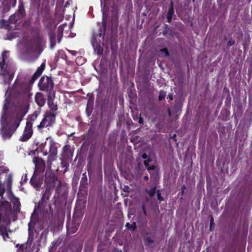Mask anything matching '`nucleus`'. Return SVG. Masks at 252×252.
Masks as SVG:
<instances>
[{"label":"nucleus","mask_w":252,"mask_h":252,"mask_svg":"<svg viewBox=\"0 0 252 252\" xmlns=\"http://www.w3.org/2000/svg\"><path fill=\"white\" fill-rule=\"evenodd\" d=\"M45 64L44 63H42L40 67H39L36 70V72L34 73L32 79L33 81L36 80L42 73L43 71L45 69Z\"/></svg>","instance_id":"9d476101"},{"label":"nucleus","mask_w":252,"mask_h":252,"mask_svg":"<svg viewBox=\"0 0 252 252\" xmlns=\"http://www.w3.org/2000/svg\"><path fill=\"white\" fill-rule=\"evenodd\" d=\"M155 192V189H153L150 191L148 192V193L150 195L153 196Z\"/></svg>","instance_id":"a878e982"},{"label":"nucleus","mask_w":252,"mask_h":252,"mask_svg":"<svg viewBox=\"0 0 252 252\" xmlns=\"http://www.w3.org/2000/svg\"><path fill=\"white\" fill-rule=\"evenodd\" d=\"M4 191V188L1 185V181L0 180V196H1Z\"/></svg>","instance_id":"b1692460"},{"label":"nucleus","mask_w":252,"mask_h":252,"mask_svg":"<svg viewBox=\"0 0 252 252\" xmlns=\"http://www.w3.org/2000/svg\"><path fill=\"white\" fill-rule=\"evenodd\" d=\"M35 101L39 106H43L45 103V99L43 94L40 93H36L35 96Z\"/></svg>","instance_id":"1a4fd4ad"},{"label":"nucleus","mask_w":252,"mask_h":252,"mask_svg":"<svg viewBox=\"0 0 252 252\" xmlns=\"http://www.w3.org/2000/svg\"><path fill=\"white\" fill-rule=\"evenodd\" d=\"M57 151L56 148L54 147H51L49 151V159L51 160H54L57 155Z\"/></svg>","instance_id":"f8f14e48"},{"label":"nucleus","mask_w":252,"mask_h":252,"mask_svg":"<svg viewBox=\"0 0 252 252\" xmlns=\"http://www.w3.org/2000/svg\"><path fill=\"white\" fill-rule=\"evenodd\" d=\"M8 54V52L4 51L0 58V67L1 69L0 77L3 80L5 83L7 84L9 83L13 79L15 72V68L13 65L7 63L5 67H4Z\"/></svg>","instance_id":"7ed1b4c3"},{"label":"nucleus","mask_w":252,"mask_h":252,"mask_svg":"<svg viewBox=\"0 0 252 252\" xmlns=\"http://www.w3.org/2000/svg\"><path fill=\"white\" fill-rule=\"evenodd\" d=\"M55 121V115L51 113H47L43 119L38 127L39 128L47 127L53 124Z\"/></svg>","instance_id":"39448f33"},{"label":"nucleus","mask_w":252,"mask_h":252,"mask_svg":"<svg viewBox=\"0 0 252 252\" xmlns=\"http://www.w3.org/2000/svg\"><path fill=\"white\" fill-rule=\"evenodd\" d=\"M83 60V62H84V59H82V58L81 57H77L76 58V62L77 63H79V60Z\"/></svg>","instance_id":"c756f323"},{"label":"nucleus","mask_w":252,"mask_h":252,"mask_svg":"<svg viewBox=\"0 0 252 252\" xmlns=\"http://www.w3.org/2000/svg\"><path fill=\"white\" fill-rule=\"evenodd\" d=\"M173 13L174 10L172 6L171 5V6L169 9L168 12L167 14V19L168 22H169L171 20V16Z\"/></svg>","instance_id":"f3484780"},{"label":"nucleus","mask_w":252,"mask_h":252,"mask_svg":"<svg viewBox=\"0 0 252 252\" xmlns=\"http://www.w3.org/2000/svg\"><path fill=\"white\" fill-rule=\"evenodd\" d=\"M101 0V7H102V0Z\"/></svg>","instance_id":"e433bc0d"},{"label":"nucleus","mask_w":252,"mask_h":252,"mask_svg":"<svg viewBox=\"0 0 252 252\" xmlns=\"http://www.w3.org/2000/svg\"><path fill=\"white\" fill-rule=\"evenodd\" d=\"M7 169L6 167H5L3 165H2V163H0V174L1 173H5L6 171H7Z\"/></svg>","instance_id":"aec40b11"},{"label":"nucleus","mask_w":252,"mask_h":252,"mask_svg":"<svg viewBox=\"0 0 252 252\" xmlns=\"http://www.w3.org/2000/svg\"><path fill=\"white\" fill-rule=\"evenodd\" d=\"M63 2V0H62L61 3H62Z\"/></svg>","instance_id":"ea45409f"},{"label":"nucleus","mask_w":252,"mask_h":252,"mask_svg":"<svg viewBox=\"0 0 252 252\" xmlns=\"http://www.w3.org/2000/svg\"><path fill=\"white\" fill-rule=\"evenodd\" d=\"M135 225L136 224L135 222H133L131 224H130L129 223H127L126 226L127 228L133 230L135 227Z\"/></svg>","instance_id":"412c9836"},{"label":"nucleus","mask_w":252,"mask_h":252,"mask_svg":"<svg viewBox=\"0 0 252 252\" xmlns=\"http://www.w3.org/2000/svg\"><path fill=\"white\" fill-rule=\"evenodd\" d=\"M144 179H145V180H147V179H148V177L147 176H145V177H144Z\"/></svg>","instance_id":"c9c22d12"},{"label":"nucleus","mask_w":252,"mask_h":252,"mask_svg":"<svg viewBox=\"0 0 252 252\" xmlns=\"http://www.w3.org/2000/svg\"><path fill=\"white\" fill-rule=\"evenodd\" d=\"M38 86L41 90L51 89L53 84L51 79L48 77L41 78L39 82Z\"/></svg>","instance_id":"423d86ee"},{"label":"nucleus","mask_w":252,"mask_h":252,"mask_svg":"<svg viewBox=\"0 0 252 252\" xmlns=\"http://www.w3.org/2000/svg\"><path fill=\"white\" fill-rule=\"evenodd\" d=\"M51 195L50 189H46L45 191L43 194L42 200L43 201L47 200Z\"/></svg>","instance_id":"2eb2a0df"},{"label":"nucleus","mask_w":252,"mask_h":252,"mask_svg":"<svg viewBox=\"0 0 252 252\" xmlns=\"http://www.w3.org/2000/svg\"><path fill=\"white\" fill-rule=\"evenodd\" d=\"M102 11L103 12V15L104 16V8H102Z\"/></svg>","instance_id":"473e14b6"},{"label":"nucleus","mask_w":252,"mask_h":252,"mask_svg":"<svg viewBox=\"0 0 252 252\" xmlns=\"http://www.w3.org/2000/svg\"><path fill=\"white\" fill-rule=\"evenodd\" d=\"M168 97L169 98V99L172 100L173 99V96L172 94H169L168 95Z\"/></svg>","instance_id":"2f4dec72"},{"label":"nucleus","mask_w":252,"mask_h":252,"mask_svg":"<svg viewBox=\"0 0 252 252\" xmlns=\"http://www.w3.org/2000/svg\"><path fill=\"white\" fill-rule=\"evenodd\" d=\"M157 196H158V198L159 200H160V201L163 200V198L161 197V195H160V193L159 192V191H158Z\"/></svg>","instance_id":"cd10ccee"},{"label":"nucleus","mask_w":252,"mask_h":252,"mask_svg":"<svg viewBox=\"0 0 252 252\" xmlns=\"http://www.w3.org/2000/svg\"><path fill=\"white\" fill-rule=\"evenodd\" d=\"M10 106V100L8 98H6L3 106L0 124L1 126V134L3 139L5 140L11 137V135L19 126L21 119L20 118L16 120L14 126H11L10 128L7 129L9 125V121L8 120L7 111Z\"/></svg>","instance_id":"f03ea898"},{"label":"nucleus","mask_w":252,"mask_h":252,"mask_svg":"<svg viewBox=\"0 0 252 252\" xmlns=\"http://www.w3.org/2000/svg\"><path fill=\"white\" fill-rule=\"evenodd\" d=\"M161 51L162 52H163L165 54V56H168V51H167L166 49H162V50H161Z\"/></svg>","instance_id":"bb28decb"},{"label":"nucleus","mask_w":252,"mask_h":252,"mask_svg":"<svg viewBox=\"0 0 252 252\" xmlns=\"http://www.w3.org/2000/svg\"><path fill=\"white\" fill-rule=\"evenodd\" d=\"M16 3V0H14V4Z\"/></svg>","instance_id":"58836bf2"},{"label":"nucleus","mask_w":252,"mask_h":252,"mask_svg":"<svg viewBox=\"0 0 252 252\" xmlns=\"http://www.w3.org/2000/svg\"><path fill=\"white\" fill-rule=\"evenodd\" d=\"M145 165L147 167V169L149 171L150 174L152 175L153 173L157 174L158 172V169H157L156 166H151L148 167V163L147 161H144Z\"/></svg>","instance_id":"9b49d317"},{"label":"nucleus","mask_w":252,"mask_h":252,"mask_svg":"<svg viewBox=\"0 0 252 252\" xmlns=\"http://www.w3.org/2000/svg\"><path fill=\"white\" fill-rule=\"evenodd\" d=\"M9 198L13 205L12 210L7 201L3 199L0 200V233L5 241L10 239L6 226L10 223L12 220H15V215L20 211L21 206L19 199L12 194L9 195Z\"/></svg>","instance_id":"f257e3e1"},{"label":"nucleus","mask_w":252,"mask_h":252,"mask_svg":"<svg viewBox=\"0 0 252 252\" xmlns=\"http://www.w3.org/2000/svg\"><path fill=\"white\" fill-rule=\"evenodd\" d=\"M48 105L49 106V108L51 109V110L53 111H55L57 110V105L55 104L52 99L50 97H48Z\"/></svg>","instance_id":"ddd939ff"},{"label":"nucleus","mask_w":252,"mask_h":252,"mask_svg":"<svg viewBox=\"0 0 252 252\" xmlns=\"http://www.w3.org/2000/svg\"><path fill=\"white\" fill-rule=\"evenodd\" d=\"M33 223H32V221L31 220L29 223V231L30 232L31 231L32 228L33 226Z\"/></svg>","instance_id":"393cba45"},{"label":"nucleus","mask_w":252,"mask_h":252,"mask_svg":"<svg viewBox=\"0 0 252 252\" xmlns=\"http://www.w3.org/2000/svg\"><path fill=\"white\" fill-rule=\"evenodd\" d=\"M139 122L140 123H141V120H140V119L139 120Z\"/></svg>","instance_id":"4c0bfd02"},{"label":"nucleus","mask_w":252,"mask_h":252,"mask_svg":"<svg viewBox=\"0 0 252 252\" xmlns=\"http://www.w3.org/2000/svg\"><path fill=\"white\" fill-rule=\"evenodd\" d=\"M21 17V14L18 13L11 16L8 22L4 20H1L0 21V28L6 29L9 32L12 31L13 30L17 29L15 23L19 20Z\"/></svg>","instance_id":"20e7f679"},{"label":"nucleus","mask_w":252,"mask_h":252,"mask_svg":"<svg viewBox=\"0 0 252 252\" xmlns=\"http://www.w3.org/2000/svg\"><path fill=\"white\" fill-rule=\"evenodd\" d=\"M93 46L94 48V50L95 52H96L97 54L98 55L101 54L102 52V49L100 48V47H98L97 46H95L94 43H92Z\"/></svg>","instance_id":"6ab92c4d"},{"label":"nucleus","mask_w":252,"mask_h":252,"mask_svg":"<svg viewBox=\"0 0 252 252\" xmlns=\"http://www.w3.org/2000/svg\"><path fill=\"white\" fill-rule=\"evenodd\" d=\"M77 229L78 228L76 226H75L74 227L72 228H71L69 225H68L67 226V231L69 233H74L77 231Z\"/></svg>","instance_id":"a211bd4d"},{"label":"nucleus","mask_w":252,"mask_h":252,"mask_svg":"<svg viewBox=\"0 0 252 252\" xmlns=\"http://www.w3.org/2000/svg\"><path fill=\"white\" fill-rule=\"evenodd\" d=\"M34 178L32 177L31 180V182L32 184L33 185L36 189H38L39 188V185L34 182Z\"/></svg>","instance_id":"5701e85b"},{"label":"nucleus","mask_w":252,"mask_h":252,"mask_svg":"<svg viewBox=\"0 0 252 252\" xmlns=\"http://www.w3.org/2000/svg\"><path fill=\"white\" fill-rule=\"evenodd\" d=\"M143 210L144 214H146V212H145V208H144V207H143Z\"/></svg>","instance_id":"f704fd0d"},{"label":"nucleus","mask_w":252,"mask_h":252,"mask_svg":"<svg viewBox=\"0 0 252 252\" xmlns=\"http://www.w3.org/2000/svg\"><path fill=\"white\" fill-rule=\"evenodd\" d=\"M18 35V32H9L8 33L7 35V38L9 40H12L13 38H15V37L17 36Z\"/></svg>","instance_id":"dca6fc26"},{"label":"nucleus","mask_w":252,"mask_h":252,"mask_svg":"<svg viewBox=\"0 0 252 252\" xmlns=\"http://www.w3.org/2000/svg\"><path fill=\"white\" fill-rule=\"evenodd\" d=\"M70 52H71V53L73 55H75V51H70Z\"/></svg>","instance_id":"72a5a7b5"},{"label":"nucleus","mask_w":252,"mask_h":252,"mask_svg":"<svg viewBox=\"0 0 252 252\" xmlns=\"http://www.w3.org/2000/svg\"><path fill=\"white\" fill-rule=\"evenodd\" d=\"M165 95H166V94H165V92H160V93H159V96H158L159 100H161L163 99H164V97H165Z\"/></svg>","instance_id":"4be33fe9"},{"label":"nucleus","mask_w":252,"mask_h":252,"mask_svg":"<svg viewBox=\"0 0 252 252\" xmlns=\"http://www.w3.org/2000/svg\"><path fill=\"white\" fill-rule=\"evenodd\" d=\"M66 26V24H63V25H61L59 27V30H60L61 32H62L63 31V27H64V26Z\"/></svg>","instance_id":"c85d7f7f"},{"label":"nucleus","mask_w":252,"mask_h":252,"mask_svg":"<svg viewBox=\"0 0 252 252\" xmlns=\"http://www.w3.org/2000/svg\"><path fill=\"white\" fill-rule=\"evenodd\" d=\"M39 45L37 43L31 42L27 45V50L29 52H34L36 53L39 52Z\"/></svg>","instance_id":"6e6552de"},{"label":"nucleus","mask_w":252,"mask_h":252,"mask_svg":"<svg viewBox=\"0 0 252 252\" xmlns=\"http://www.w3.org/2000/svg\"><path fill=\"white\" fill-rule=\"evenodd\" d=\"M32 126L31 122H27L24 133L20 138L22 141H26L32 136Z\"/></svg>","instance_id":"0eeeda50"},{"label":"nucleus","mask_w":252,"mask_h":252,"mask_svg":"<svg viewBox=\"0 0 252 252\" xmlns=\"http://www.w3.org/2000/svg\"><path fill=\"white\" fill-rule=\"evenodd\" d=\"M12 184V177L10 175H7V178L4 182V185L7 189H10Z\"/></svg>","instance_id":"4468645a"},{"label":"nucleus","mask_w":252,"mask_h":252,"mask_svg":"<svg viewBox=\"0 0 252 252\" xmlns=\"http://www.w3.org/2000/svg\"><path fill=\"white\" fill-rule=\"evenodd\" d=\"M142 158L144 159L146 158H147V155L146 154H144L142 156Z\"/></svg>","instance_id":"7c9ffc66"}]
</instances>
